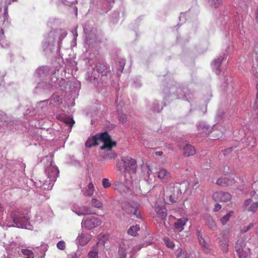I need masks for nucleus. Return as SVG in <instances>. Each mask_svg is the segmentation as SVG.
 Returning <instances> with one entry per match:
<instances>
[{
	"mask_svg": "<svg viewBox=\"0 0 258 258\" xmlns=\"http://www.w3.org/2000/svg\"><path fill=\"white\" fill-rule=\"evenodd\" d=\"M100 143H103V145L100 146V149L102 150L106 148L110 150L113 146L116 145V143L111 141L110 137L107 132L96 135L88 139L85 144L87 147L90 148L93 146L98 145Z\"/></svg>",
	"mask_w": 258,
	"mask_h": 258,
	"instance_id": "obj_1",
	"label": "nucleus"
},
{
	"mask_svg": "<svg viewBox=\"0 0 258 258\" xmlns=\"http://www.w3.org/2000/svg\"><path fill=\"white\" fill-rule=\"evenodd\" d=\"M121 162L125 171L124 178H133L136 176L137 165L136 161L129 156L122 157Z\"/></svg>",
	"mask_w": 258,
	"mask_h": 258,
	"instance_id": "obj_2",
	"label": "nucleus"
},
{
	"mask_svg": "<svg viewBox=\"0 0 258 258\" xmlns=\"http://www.w3.org/2000/svg\"><path fill=\"white\" fill-rule=\"evenodd\" d=\"M129 177L124 178V182L116 181L113 184L115 190H117L121 194H126L130 192V186L134 181L133 178L128 179Z\"/></svg>",
	"mask_w": 258,
	"mask_h": 258,
	"instance_id": "obj_3",
	"label": "nucleus"
},
{
	"mask_svg": "<svg viewBox=\"0 0 258 258\" xmlns=\"http://www.w3.org/2000/svg\"><path fill=\"white\" fill-rule=\"evenodd\" d=\"M235 249L239 258H246L250 253V248L246 246V243L242 239L237 240Z\"/></svg>",
	"mask_w": 258,
	"mask_h": 258,
	"instance_id": "obj_4",
	"label": "nucleus"
},
{
	"mask_svg": "<svg viewBox=\"0 0 258 258\" xmlns=\"http://www.w3.org/2000/svg\"><path fill=\"white\" fill-rule=\"evenodd\" d=\"M102 223L99 218L91 216L84 218L82 221V227L88 230H91L93 228L99 226Z\"/></svg>",
	"mask_w": 258,
	"mask_h": 258,
	"instance_id": "obj_5",
	"label": "nucleus"
},
{
	"mask_svg": "<svg viewBox=\"0 0 258 258\" xmlns=\"http://www.w3.org/2000/svg\"><path fill=\"white\" fill-rule=\"evenodd\" d=\"M12 217L15 224L14 226L21 228H28V219L26 216L19 213H15L12 214Z\"/></svg>",
	"mask_w": 258,
	"mask_h": 258,
	"instance_id": "obj_6",
	"label": "nucleus"
},
{
	"mask_svg": "<svg viewBox=\"0 0 258 258\" xmlns=\"http://www.w3.org/2000/svg\"><path fill=\"white\" fill-rule=\"evenodd\" d=\"M46 173L49 179V180L46 181V182H48V184L50 185L51 187L58 175V169L51 163L50 166L46 168Z\"/></svg>",
	"mask_w": 258,
	"mask_h": 258,
	"instance_id": "obj_7",
	"label": "nucleus"
},
{
	"mask_svg": "<svg viewBox=\"0 0 258 258\" xmlns=\"http://www.w3.org/2000/svg\"><path fill=\"white\" fill-rule=\"evenodd\" d=\"M140 205L135 202H132L125 204L124 208L126 212L130 214L136 216V217L139 218L140 216V213L139 211Z\"/></svg>",
	"mask_w": 258,
	"mask_h": 258,
	"instance_id": "obj_8",
	"label": "nucleus"
},
{
	"mask_svg": "<svg viewBox=\"0 0 258 258\" xmlns=\"http://www.w3.org/2000/svg\"><path fill=\"white\" fill-rule=\"evenodd\" d=\"M93 236L88 232H81L76 239L77 244L81 246L86 245L92 238Z\"/></svg>",
	"mask_w": 258,
	"mask_h": 258,
	"instance_id": "obj_9",
	"label": "nucleus"
},
{
	"mask_svg": "<svg viewBox=\"0 0 258 258\" xmlns=\"http://www.w3.org/2000/svg\"><path fill=\"white\" fill-rule=\"evenodd\" d=\"M213 198L216 202H227L231 199V196L228 192L217 191L213 194Z\"/></svg>",
	"mask_w": 258,
	"mask_h": 258,
	"instance_id": "obj_10",
	"label": "nucleus"
},
{
	"mask_svg": "<svg viewBox=\"0 0 258 258\" xmlns=\"http://www.w3.org/2000/svg\"><path fill=\"white\" fill-rule=\"evenodd\" d=\"M72 210L79 216L91 214L93 213L91 208L86 206L79 207L78 206H73Z\"/></svg>",
	"mask_w": 258,
	"mask_h": 258,
	"instance_id": "obj_11",
	"label": "nucleus"
},
{
	"mask_svg": "<svg viewBox=\"0 0 258 258\" xmlns=\"http://www.w3.org/2000/svg\"><path fill=\"white\" fill-rule=\"evenodd\" d=\"M155 211L157 216L161 220H165L167 217V210L163 205H160L156 203L154 206Z\"/></svg>",
	"mask_w": 258,
	"mask_h": 258,
	"instance_id": "obj_12",
	"label": "nucleus"
},
{
	"mask_svg": "<svg viewBox=\"0 0 258 258\" xmlns=\"http://www.w3.org/2000/svg\"><path fill=\"white\" fill-rule=\"evenodd\" d=\"M203 219L205 222L206 225L212 230H216L217 225L212 216L209 214H205L203 216Z\"/></svg>",
	"mask_w": 258,
	"mask_h": 258,
	"instance_id": "obj_13",
	"label": "nucleus"
},
{
	"mask_svg": "<svg viewBox=\"0 0 258 258\" xmlns=\"http://www.w3.org/2000/svg\"><path fill=\"white\" fill-rule=\"evenodd\" d=\"M243 207L248 211L255 212L258 209V202L252 203V199H249L244 201Z\"/></svg>",
	"mask_w": 258,
	"mask_h": 258,
	"instance_id": "obj_14",
	"label": "nucleus"
},
{
	"mask_svg": "<svg viewBox=\"0 0 258 258\" xmlns=\"http://www.w3.org/2000/svg\"><path fill=\"white\" fill-rule=\"evenodd\" d=\"M188 221V219L182 217L178 219L174 224V228L177 232H181L184 229V226Z\"/></svg>",
	"mask_w": 258,
	"mask_h": 258,
	"instance_id": "obj_15",
	"label": "nucleus"
},
{
	"mask_svg": "<svg viewBox=\"0 0 258 258\" xmlns=\"http://www.w3.org/2000/svg\"><path fill=\"white\" fill-rule=\"evenodd\" d=\"M198 239L203 250L207 253H210L211 250L210 246L208 243L206 242L205 239L202 237L199 232H198Z\"/></svg>",
	"mask_w": 258,
	"mask_h": 258,
	"instance_id": "obj_16",
	"label": "nucleus"
},
{
	"mask_svg": "<svg viewBox=\"0 0 258 258\" xmlns=\"http://www.w3.org/2000/svg\"><path fill=\"white\" fill-rule=\"evenodd\" d=\"M157 176L161 180L165 181L170 178V173L165 169L160 168L157 172Z\"/></svg>",
	"mask_w": 258,
	"mask_h": 258,
	"instance_id": "obj_17",
	"label": "nucleus"
},
{
	"mask_svg": "<svg viewBox=\"0 0 258 258\" xmlns=\"http://www.w3.org/2000/svg\"><path fill=\"white\" fill-rule=\"evenodd\" d=\"M223 59V58L222 56H220L218 58L214 59L212 63L213 70L217 74H219L220 73V68Z\"/></svg>",
	"mask_w": 258,
	"mask_h": 258,
	"instance_id": "obj_18",
	"label": "nucleus"
},
{
	"mask_svg": "<svg viewBox=\"0 0 258 258\" xmlns=\"http://www.w3.org/2000/svg\"><path fill=\"white\" fill-rule=\"evenodd\" d=\"M219 245L221 250L226 253L228 250L229 240L226 237H222L219 241Z\"/></svg>",
	"mask_w": 258,
	"mask_h": 258,
	"instance_id": "obj_19",
	"label": "nucleus"
},
{
	"mask_svg": "<svg viewBox=\"0 0 258 258\" xmlns=\"http://www.w3.org/2000/svg\"><path fill=\"white\" fill-rule=\"evenodd\" d=\"M234 183L232 179L224 177L219 178L217 181V183L221 186H226L231 185Z\"/></svg>",
	"mask_w": 258,
	"mask_h": 258,
	"instance_id": "obj_20",
	"label": "nucleus"
},
{
	"mask_svg": "<svg viewBox=\"0 0 258 258\" xmlns=\"http://www.w3.org/2000/svg\"><path fill=\"white\" fill-rule=\"evenodd\" d=\"M183 150L184 156H192L196 153V150L194 147L187 144L185 145Z\"/></svg>",
	"mask_w": 258,
	"mask_h": 258,
	"instance_id": "obj_21",
	"label": "nucleus"
},
{
	"mask_svg": "<svg viewBox=\"0 0 258 258\" xmlns=\"http://www.w3.org/2000/svg\"><path fill=\"white\" fill-rule=\"evenodd\" d=\"M95 190V188L92 182H90L86 188L83 189L82 192L85 196H92L93 195Z\"/></svg>",
	"mask_w": 258,
	"mask_h": 258,
	"instance_id": "obj_22",
	"label": "nucleus"
},
{
	"mask_svg": "<svg viewBox=\"0 0 258 258\" xmlns=\"http://www.w3.org/2000/svg\"><path fill=\"white\" fill-rule=\"evenodd\" d=\"M90 204L91 206L99 209H101L103 206L102 202L95 198L91 199Z\"/></svg>",
	"mask_w": 258,
	"mask_h": 258,
	"instance_id": "obj_23",
	"label": "nucleus"
},
{
	"mask_svg": "<svg viewBox=\"0 0 258 258\" xmlns=\"http://www.w3.org/2000/svg\"><path fill=\"white\" fill-rule=\"evenodd\" d=\"M49 72V69L47 67H42L38 68L36 71V74L39 77H43Z\"/></svg>",
	"mask_w": 258,
	"mask_h": 258,
	"instance_id": "obj_24",
	"label": "nucleus"
},
{
	"mask_svg": "<svg viewBox=\"0 0 258 258\" xmlns=\"http://www.w3.org/2000/svg\"><path fill=\"white\" fill-rule=\"evenodd\" d=\"M197 128L199 131L203 130L206 134L209 133L210 127L205 122H200L197 124Z\"/></svg>",
	"mask_w": 258,
	"mask_h": 258,
	"instance_id": "obj_25",
	"label": "nucleus"
},
{
	"mask_svg": "<svg viewBox=\"0 0 258 258\" xmlns=\"http://www.w3.org/2000/svg\"><path fill=\"white\" fill-rule=\"evenodd\" d=\"M233 215L234 212L230 211L220 219V222L223 225H225L229 221L230 217L233 216Z\"/></svg>",
	"mask_w": 258,
	"mask_h": 258,
	"instance_id": "obj_26",
	"label": "nucleus"
},
{
	"mask_svg": "<svg viewBox=\"0 0 258 258\" xmlns=\"http://www.w3.org/2000/svg\"><path fill=\"white\" fill-rule=\"evenodd\" d=\"M52 87V85L47 83L46 82L42 81L39 82L37 86H36V88H40L44 90L50 89Z\"/></svg>",
	"mask_w": 258,
	"mask_h": 258,
	"instance_id": "obj_27",
	"label": "nucleus"
},
{
	"mask_svg": "<svg viewBox=\"0 0 258 258\" xmlns=\"http://www.w3.org/2000/svg\"><path fill=\"white\" fill-rule=\"evenodd\" d=\"M140 230L139 225H136V226H131L128 230L127 233L132 236H136L137 232Z\"/></svg>",
	"mask_w": 258,
	"mask_h": 258,
	"instance_id": "obj_28",
	"label": "nucleus"
},
{
	"mask_svg": "<svg viewBox=\"0 0 258 258\" xmlns=\"http://www.w3.org/2000/svg\"><path fill=\"white\" fill-rule=\"evenodd\" d=\"M88 258H99L98 250L97 247H94L88 254Z\"/></svg>",
	"mask_w": 258,
	"mask_h": 258,
	"instance_id": "obj_29",
	"label": "nucleus"
},
{
	"mask_svg": "<svg viewBox=\"0 0 258 258\" xmlns=\"http://www.w3.org/2000/svg\"><path fill=\"white\" fill-rule=\"evenodd\" d=\"M63 121L68 124V126L71 128L73 124L75 123L73 118L69 116H65L63 118Z\"/></svg>",
	"mask_w": 258,
	"mask_h": 258,
	"instance_id": "obj_30",
	"label": "nucleus"
},
{
	"mask_svg": "<svg viewBox=\"0 0 258 258\" xmlns=\"http://www.w3.org/2000/svg\"><path fill=\"white\" fill-rule=\"evenodd\" d=\"M111 149L110 150H108L107 148L105 149L107 151H110V152L104 155L103 158L104 159H114L116 157V154L114 152L112 151Z\"/></svg>",
	"mask_w": 258,
	"mask_h": 258,
	"instance_id": "obj_31",
	"label": "nucleus"
},
{
	"mask_svg": "<svg viewBox=\"0 0 258 258\" xmlns=\"http://www.w3.org/2000/svg\"><path fill=\"white\" fill-rule=\"evenodd\" d=\"M164 241L168 248H173L174 247V243L171 241L168 237H165L164 238Z\"/></svg>",
	"mask_w": 258,
	"mask_h": 258,
	"instance_id": "obj_32",
	"label": "nucleus"
},
{
	"mask_svg": "<svg viewBox=\"0 0 258 258\" xmlns=\"http://www.w3.org/2000/svg\"><path fill=\"white\" fill-rule=\"evenodd\" d=\"M208 2L212 6L218 7L221 3V0H208Z\"/></svg>",
	"mask_w": 258,
	"mask_h": 258,
	"instance_id": "obj_33",
	"label": "nucleus"
},
{
	"mask_svg": "<svg viewBox=\"0 0 258 258\" xmlns=\"http://www.w3.org/2000/svg\"><path fill=\"white\" fill-rule=\"evenodd\" d=\"M57 248L60 250H64L66 248V243L64 241H59L56 244Z\"/></svg>",
	"mask_w": 258,
	"mask_h": 258,
	"instance_id": "obj_34",
	"label": "nucleus"
},
{
	"mask_svg": "<svg viewBox=\"0 0 258 258\" xmlns=\"http://www.w3.org/2000/svg\"><path fill=\"white\" fill-rule=\"evenodd\" d=\"M253 226V224L252 223H250L247 226H244L242 227L241 229V232L243 233H246L248 230H249Z\"/></svg>",
	"mask_w": 258,
	"mask_h": 258,
	"instance_id": "obj_35",
	"label": "nucleus"
},
{
	"mask_svg": "<svg viewBox=\"0 0 258 258\" xmlns=\"http://www.w3.org/2000/svg\"><path fill=\"white\" fill-rule=\"evenodd\" d=\"M177 258H189L187 253L184 251L180 250L177 254Z\"/></svg>",
	"mask_w": 258,
	"mask_h": 258,
	"instance_id": "obj_36",
	"label": "nucleus"
},
{
	"mask_svg": "<svg viewBox=\"0 0 258 258\" xmlns=\"http://www.w3.org/2000/svg\"><path fill=\"white\" fill-rule=\"evenodd\" d=\"M119 253L120 255V258H125L126 253L124 248L120 246L119 249Z\"/></svg>",
	"mask_w": 258,
	"mask_h": 258,
	"instance_id": "obj_37",
	"label": "nucleus"
},
{
	"mask_svg": "<svg viewBox=\"0 0 258 258\" xmlns=\"http://www.w3.org/2000/svg\"><path fill=\"white\" fill-rule=\"evenodd\" d=\"M102 185L104 188H106L109 187L111 184L109 182L108 179L103 178L102 180Z\"/></svg>",
	"mask_w": 258,
	"mask_h": 258,
	"instance_id": "obj_38",
	"label": "nucleus"
},
{
	"mask_svg": "<svg viewBox=\"0 0 258 258\" xmlns=\"http://www.w3.org/2000/svg\"><path fill=\"white\" fill-rule=\"evenodd\" d=\"M180 186L178 187V189L180 192V193H182V192H184L185 191V188L186 186V182H183L181 184H179Z\"/></svg>",
	"mask_w": 258,
	"mask_h": 258,
	"instance_id": "obj_39",
	"label": "nucleus"
},
{
	"mask_svg": "<svg viewBox=\"0 0 258 258\" xmlns=\"http://www.w3.org/2000/svg\"><path fill=\"white\" fill-rule=\"evenodd\" d=\"M22 253L28 256H33V253L32 251L28 249H23Z\"/></svg>",
	"mask_w": 258,
	"mask_h": 258,
	"instance_id": "obj_40",
	"label": "nucleus"
},
{
	"mask_svg": "<svg viewBox=\"0 0 258 258\" xmlns=\"http://www.w3.org/2000/svg\"><path fill=\"white\" fill-rule=\"evenodd\" d=\"M221 208V206L219 204H216L215 205V207L213 209L214 211L217 212L219 211Z\"/></svg>",
	"mask_w": 258,
	"mask_h": 258,
	"instance_id": "obj_41",
	"label": "nucleus"
},
{
	"mask_svg": "<svg viewBox=\"0 0 258 258\" xmlns=\"http://www.w3.org/2000/svg\"><path fill=\"white\" fill-rule=\"evenodd\" d=\"M126 118L125 115H121L119 117V120L121 122H124L126 121Z\"/></svg>",
	"mask_w": 258,
	"mask_h": 258,
	"instance_id": "obj_42",
	"label": "nucleus"
},
{
	"mask_svg": "<svg viewBox=\"0 0 258 258\" xmlns=\"http://www.w3.org/2000/svg\"><path fill=\"white\" fill-rule=\"evenodd\" d=\"M256 89H257V94L256 97L255 102V106L256 108H258V84L256 85Z\"/></svg>",
	"mask_w": 258,
	"mask_h": 258,
	"instance_id": "obj_43",
	"label": "nucleus"
},
{
	"mask_svg": "<svg viewBox=\"0 0 258 258\" xmlns=\"http://www.w3.org/2000/svg\"><path fill=\"white\" fill-rule=\"evenodd\" d=\"M169 201L172 203H175L176 202L175 200L174 199L172 196H169Z\"/></svg>",
	"mask_w": 258,
	"mask_h": 258,
	"instance_id": "obj_44",
	"label": "nucleus"
},
{
	"mask_svg": "<svg viewBox=\"0 0 258 258\" xmlns=\"http://www.w3.org/2000/svg\"><path fill=\"white\" fill-rule=\"evenodd\" d=\"M141 247L140 245H138V246H136V247H135L134 248V249H133V250L134 251H138L141 249Z\"/></svg>",
	"mask_w": 258,
	"mask_h": 258,
	"instance_id": "obj_45",
	"label": "nucleus"
},
{
	"mask_svg": "<svg viewBox=\"0 0 258 258\" xmlns=\"http://www.w3.org/2000/svg\"><path fill=\"white\" fill-rule=\"evenodd\" d=\"M4 31L3 30H1L0 32V40H1L4 38Z\"/></svg>",
	"mask_w": 258,
	"mask_h": 258,
	"instance_id": "obj_46",
	"label": "nucleus"
},
{
	"mask_svg": "<svg viewBox=\"0 0 258 258\" xmlns=\"http://www.w3.org/2000/svg\"><path fill=\"white\" fill-rule=\"evenodd\" d=\"M73 35L75 37V39H76L77 38V37L78 36V33H77V30L75 29L74 31H73Z\"/></svg>",
	"mask_w": 258,
	"mask_h": 258,
	"instance_id": "obj_47",
	"label": "nucleus"
},
{
	"mask_svg": "<svg viewBox=\"0 0 258 258\" xmlns=\"http://www.w3.org/2000/svg\"><path fill=\"white\" fill-rule=\"evenodd\" d=\"M255 194V191H252V192H251V195L253 196V198L255 200H257V199H258V196H257V195H256L255 196H254V195Z\"/></svg>",
	"mask_w": 258,
	"mask_h": 258,
	"instance_id": "obj_48",
	"label": "nucleus"
},
{
	"mask_svg": "<svg viewBox=\"0 0 258 258\" xmlns=\"http://www.w3.org/2000/svg\"><path fill=\"white\" fill-rule=\"evenodd\" d=\"M52 98L54 99H56L57 100V101L58 102H59L58 101V98H59V97L56 95H53L52 96Z\"/></svg>",
	"mask_w": 258,
	"mask_h": 258,
	"instance_id": "obj_49",
	"label": "nucleus"
},
{
	"mask_svg": "<svg viewBox=\"0 0 258 258\" xmlns=\"http://www.w3.org/2000/svg\"><path fill=\"white\" fill-rule=\"evenodd\" d=\"M147 173L148 175H150L152 173V171H151V169H150L148 167L147 169Z\"/></svg>",
	"mask_w": 258,
	"mask_h": 258,
	"instance_id": "obj_50",
	"label": "nucleus"
},
{
	"mask_svg": "<svg viewBox=\"0 0 258 258\" xmlns=\"http://www.w3.org/2000/svg\"><path fill=\"white\" fill-rule=\"evenodd\" d=\"M155 154L158 156H161L163 154V152L162 151H157L155 153Z\"/></svg>",
	"mask_w": 258,
	"mask_h": 258,
	"instance_id": "obj_51",
	"label": "nucleus"
},
{
	"mask_svg": "<svg viewBox=\"0 0 258 258\" xmlns=\"http://www.w3.org/2000/svg\"><path fill=\"white\" fill-rule=\"evenodd\" d=\"M255 18H256V22L258 23V7H257V8L256 11V16H255Z\"/></svg>",
	"mask_w": 258,
	"mask_h": 258,
	"instance_id": "obj_52",
	"label": "nucleus"
},
{
	"mask_svg": "<svg viewBox=\"0 0 258 258\" xmlns=\"http://www.w3.org/2000/svg\"><path fill=\"white\" fill-rule=\"evenodd\" d=\"M117 167L119 170H121V169L120 168V162L117 163Z\"/></svg>",
	"mask_w": 258,
	"mask_h": 258,
	"instance_id": "obj_53",
	"label": "nucleus"
},
{
	"mask_svg": "<svg viewBox=\"0 0 258 258\" xmlns=\"http://www.w3.org/2000/svg\"><path fill=\"white\" fill-rule=\"evenodd\" d=\"M255 140L253 139V143L251 145V146H254L255 145Z\"/></svg>",
	"mask_w": 258,
	"mask_h": 258,
	"instance_id": "obj_54",
	"label": "nucleus"
},
{
	"mask_svg": "<svg viewBox=\"0 0 258 258\" xmlns=\"http://www.w3.org/2000/svg\"><path fill=\"white\" fill-rule=\"evenodd\" d=\"M153 110H154V111H158V112H159V109L158 108H155V107L153 108Z\"/></svg>",
	"mask_w": 258,
	"mask_h": 258,
	"instance_id": "obj_55",
	"label": "nucleus"
},
{
	"mask_svg": "<svg viewBox=\"0 0 258 258\" xmlns=\"http://www.w3.org/2000/svg\"><path fill=\"white\" fill-rule=\"evenodd\" d=\"M184 17V14H181V15L179 17V19H180L181 18H183Z\"/></svg>",
	"mask_w": 258,
	"mask_h": 258,
	"instance_id": "obj_56",
	"label": "nucleus"
},
{
	"mask_svg": "<svg viewBox=\"0 0 258 258\" xmlns=\"http://www.w3.org/2000/svg\"><path fill=\"white\" fill-rule=\"evenodd\" d=\"M69 258H77V256L76 255H73L70 256Z\"/></svg>",
	"mask_w": 258,
	"mask_h": 258,
	"instance_id": "obj_57",
	"label": "nucleus"
},
{
	"mask_svg": "<svg viewBox=\"0 0 258 258\" xmlns=\"http://www.w3.org/2000/svg\"><path fill=\"white\" fill-rule=\"evenodd\" d=\"M108 1L109 3H111V2H113V0H108Z\"/></svg>",
	"mask_w": 258,
	"mask_h": 258,
	"instance_id": "obj_58",
	"label": "nucleus"
},
{
	"mask_svg": "<svg viewBox=\"0 0 258 258\" xmlns=\"http://www.w3.org/2000/svg\"><path fill=\"white\" fill-rule=\"evenodd\" d=\"M26 258H33V256H28Z\"/></svg>",
	"mask_w": 258,
	"mask_h": 258,
	"instance_id": "obj_59",
	"label": "nucleus"
},
{
	"mask_svg": "<svg viewBox=\"0 0 258 258\" xmlns=\"http://www.w3.org/2000/svg\"><path fill=\"white\" fill-rule=\"evenodd\" d=\"M53 33L52 32H50V35H53Z\"/></svg>",
	"mask_w": 258,
	"mask_h": 258,
	"instance_id": "obj_60",
	"label": "nucleus"
},
{
	"mask_svg": "<svg viewBox=\"0 0 258 258\" xmlns=\"http://www.w3.org/2000/svg\"><path fill=\"white\" fill-rule=\"evenodd\" d=\"M64 36L67 35L66 33H64Z\"/></svg>",
	"mask_w": 258,
	"mask_h": 258,
	"instance_id": "obj_61",
	"label": "nucleus"
}]
</instances>
